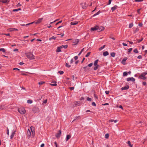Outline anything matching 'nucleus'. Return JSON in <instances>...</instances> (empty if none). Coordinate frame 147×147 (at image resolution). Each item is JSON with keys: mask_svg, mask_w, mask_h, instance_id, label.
<instances>
[{"mask_svg": "<svg viewBox=\"0 0 147 147\" xmlns=\"http://www.w3.org/2000/svg\"><path fill=\"white\" fill-rule=\"evenodd\" d=\"M35 134L34 128L31 126L28 129L27 132V136L28 138H29L32 136L34 137Z\"/></svg>", "mask_w": 147, "mask_h": 147, "instance_id": "obj_1", "label": "nucleus"}, {"mask_svg": "<svg viewBox=\"0 0 147 147\" xmlns=\"http://www.w3.org/2000/svg\"><path fill=\"white\" fill-rule=\"evenodd\" d=\"M104 27H99V26H96L93 27L91 28L90 30L91 31H94L97 30L99 32H100L103 30L104 29Z\"/></svg>", "mask_w": 147, "mask_h": 147, "instance_id": "obj_2", "label": "nucleus"}, {"mask_svg": "<svg viewBox=\"0 0 147 147\" xmlns=\"http://www.w3.org/2000/svg\"><path fill=\"white\" fill-rule=\"evenodd\" d=\"M25 54L26 57L29 59L30 60L34 59H35V57L34 55L32 53H26Z\"/></svg>", "mask_w": 147, "mask_h": 147, "instance_id": "obj_3", "label": "nucleus"}, {"mask_svg": "<svg viewBox=\"0 0 147 147\" xmlns=\"http://www.w3.org/2000/svg\"><path fill=\"white\" fill-rule=\"evenodd\" d=\"M147 75V72H143L139 76V78L143 80H145L146 78V77L145 76Z\"/></svg>", "mask_w": 147, "mask_h": 147, "instance_id": "obj_4", "label": "nucleus"}, {"mask_svg": "<svg viewBox=\"0 0 147 147\" xmlns=\"http://www.w3.org/2000/svg\"><path fill=\"white\" fill-rule=\"evenodd\" d=\"M43 19V18H39L38 19V20L37 21H34L33 22H31V23H28V24H26V26H27V25H29L30 24H33L34 23H35L36 24H38L39 23H40V22H41L42 21V20Z\"/></svg>", "mask_w": 147, "mask_h": 147, "instance_id": "obj_5", "label": "nucleus"}, {"mask_svg": "<svg viewBox=\"0 0 147 147\" xmlns=\"http://www.w3.org/2000/svg\"><path fill=\"white\" fill-rule=\"evenodd\" d=\"M98 60L97 59L95 60L94 63V65L95 67L94 68V69L95 70H96L99 67V65H98Z\"/></svg>", "mask_w": 147, "mask_h": 147, "instance_id": "obj_6", "label": "nucleus"}, {"mask_svg": "<svg viewBox=\"0 0 147 147\" xmlns=\"http://www.w3.org/2000/svg\"><path fill=\"white\" fill-rule=\"evenodd\" d=\"M18 111L22 114H24L26 113V110L25 109L23 108H19L18 109Z\"/></svg>", "mask_w": 147, "mask_h": 147, "instance_id": "obj_7", "label": "nucleus"}, {"mask_svg": "<svg viewBox=\"0 0 147 147\" xmlns=\"http://www.w3.org/2000/svg\"><path fill=\"white\" fill-rule=\"evenodd\" d=\"M81 5L82 8L84 9L86 8L88 6V5L86 3H81Z\"/></svg>", "mask_w": 147, "mask_h": 147, "instance_id": "obj_8", "label": "nucleus"}, {"mask_svg": "<svg viewBox=\"0 0 147 147\" xmlns=\"http://www.w3.org/2000/svg\"><path fill=\"white\" fill-rule=\"evenodd\" d=\"M135 79L133 77L131 78H128L127 79V80L128 81H131L132 82H134L135 81Z\"/></svg>", "mask_w": 147, "mask_h": 147, "instance_id": "obj_9", "label": "nucleus"}, {"mask_svg": "<svg viewBox=\"0 0 147 147\" xmlns=\"http://www.w3.org/2000/svg\"><path fill=\"white\" fill-rule=\"evenodd\" d=\"M61 134V131L60 130H59L58 132L56 134L55 136L57 138H59L60 137Z\"/></svg>", "mask_w": 147, "mask_h": 147, "instance_id": "obj_10", "label": "nucleus"}, {"mask_svg": "<svg viewBox=\"0 0 147 147\" xmlns=\"http://www.w3.org/2000/svg\"><path fill=\"white\" fill-rule=\"evenodd\" d=\"M15 132H16L15 130L13 131H12V132L11 134V135L10 136V138L11 139H12L13 138L15 134Z\"/></svg>", "mask_w": 147, "mask_h": 147, "instance_id": "obj_11", "label": "nucleus"}, {"mask_svg": "<svg viewBox=\"0 0 147 147\" xmlns=\"http://www.w3.org/2000/svg\"><path fill=\"white\" fill-rule=\"evenodd\" d=\"M63 48L62 46H60L57 47V49L56 51V52H59L61 51V49Z\"/></svg>", "mask_w": 147, "mask_h": 147, "instance_id": "obj_12", "label": "nucleus"}, {"mask_svg": "<svg viewBox=\"0 0 147 147\" xmlns=\"http://www.w3.org/2000/svg\"><path fill=\"white\" fill-rule=\"evenodd\" d=\"M52 83H53V84H50L51 86H57V84H56L57 82L56 81H53Z\"/></svg>", "mask_w": 147, "mask_h": 147, "instance_id": "obj_13", "label": "nucleus"}, {"mask_svg": "<svg viewBox=\"0 0 147 147\" xmlns=\"http://www.w3.org/2000/svg\"><path fill=\"white\" fill-rule=\"evenodd\" d=\"M78 23V22L77 21H74L70 23V24L71 25H74L77 24Z\"/></svg>", "mask_w": 147, "mask_h": 147, "instance_id": "obj_14", "label": "nucleus"}, {"mask_svg": "<svg viewBox=\"0 0 147 147\" xmlns=\"http://www.w3.org/2000/svg\"><path fill=\"white\" fill-rule=\"evenodd\" d=\"M71 138V136L70 135H67L66 138V141H68Z\"/></svg>", "mask_w": 147, "mask_h": 147, "instance_id": "obj_15", "label": "nucleus"}, {"mask_svg": "<svg viewBox=\"0 0 147 147\" xmlns=\"http://www.w3.org/2000/svg\"><path fill=\"white\" fill-rule=\"evenodd\" d=\"M9 31H18V30L17 29L15 28H11L9 29Z\"/></svg>", "mask_w": 147, "mask_h": 147, "instance_id": "obj_16", "label": "nucleus"}, {"mask_svg": "<svg viewBox=\"0 0 147 147\" xmlns=\"http://www.w3.org/2000/svg\"><path fill=\"white\" fill-rule=\"evenodd\" d=\"M109 54V53L107 51H105L104 52H103V55L105 56H107V55H108Z\"/></svg>", "mask_w": 147, "mask_h": 147, "instance_id": "obj_17", "label": "nucleus"}, {"mask_svg": "<svg viewBox=\"0 0 147 147\" xmlns=\"http://www.w3.org/2000/svg\"><path fill=\"white\" fill-rule=\"evenodd\" d=\"M8 0H0V2H2L3 3H6L8 2Z\"/></svg>", "mask_w": 147, "mask_h": 147, "instance_id": "obj_18", "label": "nucleus"}, {"mask_svg": "<svg viewBox=\"0 0 147 147\" xmlns=\"http://www.w3.org/2000/svg\"><path fill=\"white\" fill-rule=\"evenodd\" d=\"M117 6L116 5L115 6H114L112 7L111 8V9L112 10V11H113L117 9Z\"/></svg>", "mask_w": 147, "mask_h": 147, "instance_id": "obj_19", "label": "nucleus"}, {"mask_svg": "<svg viewBox=\"0 0 147 147\" xmlns=\"http://www.w3.org/2000/svg\"><path fill=\"white\" fill-rule=\"evenodd\" d=\"M105 47V45H104L102 47H101L99 49V50L100 51L103 49Z\"/></svg>", "mask_w": 147, "mask_h": 147, "instance_id": "obj_20", "label": "nucleus"}, {"mask_svg": "<svg viewBox=\"0 0 147 147\" xmlns=\"http://www.w3.org/2000/svg\"><path fill=\"white\" fill-rule=\"evenodd\" d=\"M56 37H55L54 36H53L52 37L50 38L49 39V40H51L52 39H53L54 40H55L56 39Z\"/></svg>", "mask_w": 147, "mask_h": 147, "instance_id": "obj_21", "label": "nucleus"}, {"mask_svg": "<svg viewBox=\"0 0 147 147\" xmlns=\"http://www.w3.org/2000/svg\"><path fill=\"white\" fill-rule=\"evenodd\" d=\"M127 144H128L130 147H132L133 145L131 144V142L130 141H128L127 142Z\"/></svg>", "mask_w": 147, "mask_h": 147, "instance_id": "obj_22", "label": "nucleus"}, {"mask_svg": "<svg viewBox=\"0 0 147 147\" xmlns=\"http://www.w3.org/2000/svg\"><path fill=\"white\" fill-rule=\"evenodd\" d=\"M128 73L127 71H125L123 73V76H125L127 75Z\"/></svg>", "mask_w": 147, "mask_h": 147, "instance_id": "obj_23", "label": "nucleus"}, {"mask_svg": "<svg viewBox=\"0 0 147 147\" xmlns=\"http://www.w3.org/2000/svg\"><path fill=\"white\" fill-rule=\"evenodd\" d=\"M111 56L113 57H114L115 55V53L114 52H112L111 53Z\"/></svg>", "mask_w": 147, "mask_h": 147, "instance_id": "obj_24", "label": "nucleus"}, {"mask_svg": "<svg viewBox=\"0 0 147 147\" xmlns=\"http://www.w3.org/2000/svg\"><path fill=\"white\" fill-rule=\"evenodd\" d=\"M0 51H1L3 53H5V49L3 48H1L0 49Z\"/></svg>", "mask_w": 147, "mask_h": 147, "instance_id": "obj_25", "label": "nucleus"}, {"mask_svg": "<svg viewBox=\"0 0 147 147\" xmlns=\"http://www.w3.org/2000/svg\"><path fill=\"white\" fill-rule=\"evenodd\" d=\"M27 102L28 103L31 104L32 103V101L30 100H27Z\"/></svg>", "mask_w": 147, "mask_h": 147, "instance_id": "obj_26", "label": "nucleus"}, {"mask_svg": "<svg viewBox=\"0 0 147 147\" xmlns=\"http://www.w3.org/2000/svg\"><path fill=\"white\" fill-rule=\"evenodd\" d=\"M100 11H98L97 13H96L94 15H93V16L94 17L97 15L99 14H100Z\"/></svg>", "mask_w": 147, "mask_h": 147, "instance_id": "obj_27", "label": "nucleus"}, {"mask_svg": "<svg viewBox=\"0 0 147 147\" xmlns=\"http://www.w3.org/2000/svg\"><path fill=\"white\" fill-rule=\"evenodd\" d=\"M21 10V9L20 8H19V9H13V11H17L19 10Z\"/></svg>", "mask_w": 147, "mask_h": 147, "instance_id": "obj_28", "label": "nucleus"}, {"mask_svg": "<svg viewBox=\"0 0 147 147\" xmlns=\"http://www.w3.org/2000/svg\"><path fill=\"white\" fill-rule=\"evenodd\" d=\"M133 26V24L132 23H131L129 24V28H131V27H132Z\"/></svg>", "mask_w": 147, "mask_h": 147, "instance_id": "obj_29", "label": "nucleus"}, {"mask_svg": "<svg viewBox=\"0 0 147 147\" xmlns=\"http://www.w3.org/2000/svg\"><path fill=\"white\" fill-rule=\"evenodd\" d=\"M128 88V87H123L121 88L122 90H127Z\"/></svg>", "mask_w": 147, "mask_h": 147, "instance_id": "obj_30", "label": "nucleus"}, {"mask_svg": "<svg viewBox=\"0 0 147 147\" xmlns=\"http://www.w3.org/2000/svg\"><path fill=\"white\" fill-rule=\"evenodd\" d=\"M109 134H106L105 135V137L106 138H108L109 137Z\"/></svg>", "mask_w": 147, "mask_h": 147, "instance_id": "obj_31", "label": "nucleus"}, {"mask_svg": "<svg viewBox=\"0 0 147 147\" xmlns=\"http://www.w3.org/2000/svg\"><path fill=\"white\" fill-rule=\"evenodd\" d=\"M90 52H88L87 54L85 55V57H88L90 55Z\"/></svg>", "mask_w": 147, "mask_h": 147, "instance_id": "obj_32", "label": "nucleus"}, {"mask_svg": "<svg viewBox=\"0 0 147 147\" xmlns=\"http://www.w3.org/2000/svg\"><path fill=\"white\" fill-rule=\"evenodd\" d=\"M65 66L66 67H70L71 65H69L68 63H66V64Z\"/></svg>", "mask_w": 147, "mask_h": 147, "instance_id": "obj_33", "label": "nucleus"}, {"mask_svg": "<svg viewBox=\"0 0 147 147\" xmlns=\"http://www.w3.org/2000/svg\"><path fill=\"white\" fill-rule=\"evenodd\" d=\"M62 46L64 48L66 49L67 47L68 46L67 45H62Z\"/></svg>", "mask_w": 147, "mask_h": 147, "instance_id": "obj_34", "label": "nucleus"}, {"mask_svg": "<svg viewBox=\"0 0 147 147\" xmlns=\"http://www.w3.org/2000/svg\"><path fill=\"white\" fill-rule=\"evenodd\" d=\"M61 75H62L63 74V71H60L58 72Z\"/></svg>", "mask_w": 147, "mask_h": 147, "instance_id": "obj_35", "label": "nucleus"}, {"mask_svg": "<svg viewBox=\"0 0 147 147\" xmlns=\"http://www.w3.org/2000/svg\"><path fill=\"white\" fill-rule=\"evenodd\" d=\"M134 52L135 53H138V52L137 49H135L134 50Z\"/></svg>", "mask_w": 147, "mask_h": 147, "instance_id": "obj_36", "label": "nucleus"}, {"mask_svg": "<svg viewBox=\"0 0 147 147\" xmlns=\"http://www.w3.org/2000/svg\"><path fill=\"white\" fill-rule=\"evenodd\" d=\"M45 83L44 82L41 81L40 82L38 83V84L40 85H42Z\"/></svg>", "mask_w": 147, "mask_h": 147, "instance_id": "obj_37", "label": "nucleus"}, {"mask_svg": "<svg viewBox=\"0 0 147 147\" xmlns=\"http://www.w3.org/2000/svg\"><path fill=\"white\" fill-rule=\"evenodd\" d=\"M4 108V106L3 105H1L0 107V109L3 110Z\"/></svg>", "mask_w": 147, "mask_h": 147, "instance_id": "obj_38", "label": "nucleus"}, {"mask_svg": "<svg viewBox=\"0 0 147 147\" xmlns=\"http://www.w3.org/2000/svg\"><path fill=\"white\" fill-rule=\"evenodd\" d=\"M87 100L88 101H91L92 100V99L91 98L88 97L87 98Z\"/></svg>", "mask_w": 147, "mask_h": 147, "instance_id": "obj_39", "label": "nucleus"}, {"mask_svg": "<svg viewBox=\"0 0 147 147\" xmlns=\"http://www.w3.org/2000/svg\"><path fill=\"white\" fill-rule=\"evenodd\" d=\"M132 50V49L131 48L129 49H128V52L129 53H130Z\"/></svg>", "mask_w": 147, "mask_h": 147, "instance_id": "obj_40", "label": "nucleus"}, {"mask_svg": "<svg viewBox=\"0 0 147 147\" xmlns=\"http://www.w3.org/2000/svg\"><path fill=\"white\" fill-rule=\"evenodd\" d=\"M92 65H93V63H90L89 64H88V67H91Z\"/></svg>", "mask_w": 147, "mask_h": 147, "instance_id": "obj_41", "label": "nucleus"}, {"mask_svg": "<svg viewBox=\"0 0 147 147\" xmlns=\"http://www.w3.org/2000/svg\"><path fill=\"white\" fill-rule=\"evenodd\" d=\"M109 104L108 103H107L105 104H102V105L103 106L108 105H109Z\"/></svg>", "mask_w": 147, "mask_h": 147, "instance_id": "obj_42", "label": "nucleus"}, {"mask_svg": "<svg viewBox=\"0 0 147 147\" xmlns=\"http://www.w3.org/2000/svg\"><path fill=\"white\" fill-rule=\"evenodd\" d=\"M92 105L93 106H96V104L94 102H92Z\"/></svg>", "mask_w": 147, "mask_h": 147, "instance_id": "obj_43", "label": "nucleus"}, {"mask_svg": "<svg viewBox=\"0 0 147 147\" xmlns=\"http://www.w3.org/2000/svg\"><path fill=\"white\" fill-rule=\"evenodd\" d=\"M127 58H124L122 60V61H125L127 60Z\"/></svg>", "mask_w": 147, "mask_h": 147, "instance_id": "obj_44", "label": "nucleus"}, {"mask_svg": "<svg viewBox=\"0 0 147 147\" xmlns=\"http://www.w3.org/2000/svg\"><path fill=\"white\" fill-rule=\"evenodd\" d=\"M143 0H135V1L136 2H140L143 1Z\"/></svg>", "mask_w": 147, "mask_h": 147, "instance_id": "obj_45", "label": "nucleus"}, {"mask_svg": "<svg viewBox=\"0 0 147 147\" xmlns=\"http://www.w3.org/2000/svg\"><path fill=\"white\" fill-rule=\"evenodd\" d=\"M13 70H18L19 71L20 70V69H18L16 68H13Z\"/></svg>", "mask_w": 147, "mask_h": 147, "instance_id": "obj_46", "label": "nucleus"}, {"mask_svg": "<svg viewBox=\"0 0 147 147\" xmlns=\"http://www.w3.org/2000/svg\"><path fill=\"white\" fill-rule=\"evenodd\" d=\"M21 4H20V3H18V4L17 5V7H18L19 6H21Z\"/></svg>", "mask_w": 147, "mask_h": 147, "instance_id": "obj_47", "label": "nucleus"}, {"mask_svg": "<svg viewBox=\"0 0 147 147\" xmlns=\"http://www.w3.org/2000/svg\"><path fill=\"white\" fill-rule=\"evenodd\" d=\"M143 40V39H141V40H138V43L142 41Z\"/></svg>", "mask_w": 147, "mask_h": 147, "instance_id": "obj_48", "label": "nucleus"}, {"mask_svg": "<svg viewBox=\"0 0 147 147\" xmlns=\"http://www.w3.org/2000/svg\"><path fill=\"white\" fill-rule=\"evenodd\" d=\"M105 92L106 94H108L109 93V91H106Z\"/></svg>", "mask_w": 147, "mask_h": 147, "instance_id": "obj_49", "label": "nucleus"}, {"mask_svg": "<svg viewBox=\"0 0 147 147\" xmlns=\"http://www.w3.org/2000/svg\"><path fill=\"white\" fill-rule=\"evenodd\" d=\"M122 44H123V45L124 46H127V45L124 42Z\"/></svg>", "mask_w": 147, "mask_h": 147, "instance_id": "obj_50", "label": "nucleus"}, {"mask_svg": "<svg viewBox=\"0 0 147 147\" xmlns=\"http://www.w3.org/2000/svg\"><path fill=\"white\" fill-rule=\"evenodd\" d=\"M74 58L75 59V60H77L78 59V57L77 56H75L74 57Z\"/></svg>", "mask_w": 147, "mask_h": 147, "instance_id": "obj_51", "label": "nucleus"}, {"mask_svg": "<svg viewBox=\"0 0 147 147\" xmlns=\"http://www.w3.org/2000/svg\"><path fill=\"white\" fill-rule=\"evenodd\" d=\"M74 87H70L69 88V89L71 90H73L74 89Z\"/></svg>", "mask_w": 147, "mask_h": 147, "instance_id": "obj_52", "label": "nucleus"}, {"mask_svg": "<svg viewBox=\"0 0 147 147\" xmlns=\"http://www.w3.org/2000/svg\"><path fill=\"white\" fill-rule=\"evenodd\" d=\"M142 57L141 55H139V56H138V58L139 59H141Z\"/></svg>", "mask_w": 147, "mask_h": 147, "instance_id": "obj_53", "label": "nucleus"}, {"mask_svg": "<svg viewBox=\"0 0 147 147\" xmlns=\"http://www.w3.org/2000/svg\"><path fill=\"white\" fill-rule=\"evenodd\" d=\"M7 134L9 135V131L8 129H7Z\"/></svg>", "mask_w": 147, "mask_h": 147, "instance_id": "obj_54", "label": "nucleus"}, {"mask_svg": "<svg viewBox=\"0 0 147 147\" xmlns=\"http://www.w3.org/2000/svg\"><path fill=\"white\" fill-rule=\"evenodd\" d=\"M146 82H143V83H142V84L144 86H145V85L146 84Z\"/></svg>", "mask_w": 147, "mask_h": 147, "instance_id": "obj_55", "label": "nucleus"}, {"mask_svg": "<svg viewBox=\"0 0 147 147\" xmlns=\"http://www.w3.org/2000/svg\"><path fill=\"white\" fill-rule=\"evenodd\" d=\"M73 59H71L70 61V63H72L73 62Z\"/></svg>", "mask_w": 147, "mask_h": 147, "instance_id": "obj_56", "label": "nucleus"}, {"mask_svg": "<svg viewBox=\"0 0 147 147\" xmlns=\"http://www.w3.org/2000/svg\"><path fill=\"white\" fill-rule=\"evenodd\" d=\"M113 121H114V120H113V119H111L109 121V122H112Z\"/></svg>", "mask_w": 147, "mask_h": 147, "instance_id": "obj_57", "label": "nucleus"}, {"mask_svg": "<svg viewBox=\"0 0 147 147\" xmlns=\"http://www.w3.org/2000/svg\"><path fill=\"white\" fill-rule=\"evenodd\" d=\"M54 144L56 146V147H58L57 146V142H54Z\"/></svg>", "mask_w": 147, "mask_h": 147, "instance_id": "obj_58", "label": "nucleus"}, {"mask_svg": "<svg viewBox=\"0 0 147 147\" xmlns=\"http://www.w3.org/2000/svg\"><path fill=\"white\" fill-rule=\"evenodd\" d=\"M140 9H138V10H137V12L139 14H140Z\"/></svg>", "mask_w": 147, "mask_h": 147, "instance_id": "obj_59", "label": "nucleus"}, {"mask_svg": "<svg viewBox=\"0 0 147 147\" xmlns=\"http://www.w3.org/2000/svg\"><path fill=\"white\" fill-rule=\"evenodd\" d=\"M19 64L21 65H23L24 64V63L23 62H20Z\"/></svg>", "mask_w": 147, "mask_h": 147, "instance_id": "obj_60", "label": "nucleus"}, {"mask_svg": "<svg viewBox=\"0 0 147 147\" xmlns=\"http://www.w3.org/2000/svg\"><path fill=\"white\" fill-rule=\"evenodd\" d=\"M111 1H112V0H109V5L111 4Z\"/></svg>", "mask_w": 147, "mask_h": 147, "instance_id": "obj_61", "label": "nucleus"}, {"mask_svg": "<svg viewBox=\"0 0 147 147\" xmlns=\"http://www.w3.org/2000/svg\"><path fill=\"white\" fill-rule=\"evenodd\" d=\"M44 144H41L40 145V147H43L44 146Z\"/></svg>", "mask_w": 147, "mask_h": 147, "instance_id": "obj_62", "label": "nucleus"}, {"mask_svg": "<svg viewBox=\"0 0 147 147\" xmlns=\"http://www.w3.org/2000/svg\"><path fill=\"white\" fill-rule=\"evenodd\" d=\"M62 22V21L61 20V21H59V22H57V23H56V25H57L58 24H59V23H61V22Z\"/></svg>", "mask_w": 147, "mask_h": 147, "instance_id": "obj_63", "label": "nucleus"}, {"mask_svg": "<svg viewBox=\"0 0 147 147\" xmlns=\"http://www.w3.org/2000/svg\"><path fill=\"white\" fill-rule=\"evenodd\" d=\"M128 42H129V43L130 44L132 45L133 44V43L132 42H131V41H128Z\"/></svg>", "mask_w": 147, "mask_h": 147, "instance_id": "obj_64", "label": "nucleus"}]
</instances>
